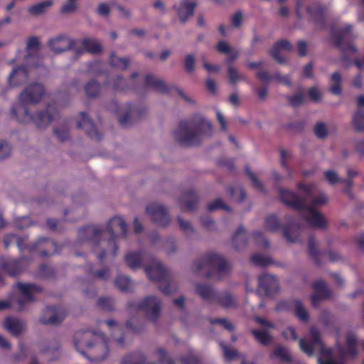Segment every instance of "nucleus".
Instances as JSON below:
<instances>
[{
    "mask_svg": "<svg viewBox=\"0 0 364 364\" xmlns=\"http://www.w3.org/2000/svg\"><path fill=\"white\" fill-rule=\"evenodd\" d=\"M310 337V342L301 339L299 347L308 355H312L315 352L321 353V357L318 359V364H343L345 360H353L358 355V338L352 332L346 335V348L339 346L337 353L324 347L316 328H311Z\"/></svg>",
    "mask_w": 364,
    "mask_h": 364,
    "instance_id": "nucleus-1",
    "label": "nucleus"
},
{
    "mask_svg": "<svg viewBox=\"0 0 364 364\" xmlns=\"http://www.w3.org/2000/svg\"><path fill=\"white\" fill-rule=\"evenodd\" d=\"M214 133L212 122L200 113L180 121L174 131V139L181 146L191 147L202 144Z\"/></svg>",
    "mask_w": 364,
    "mask_h": 364,
    "instance_id": "nucleus-2",
    "label": "nucleus"
},
{
    "mask_svg": "<svg viewBox=\"0 0 364 364\" xmlns=\"http://www.w3.org/2000/svg\"><path fill=\"white\" fill-rule=\"evenodd\" d=\"M107 230L112 237L110 240H101L102 230L99 228L91 226L79 230L78 238L80 241H85L87 237L90 246L92 247L96 255L102 259L105 252H111L114 257L117 255V247L115 239L118 235L126 236L127 225L123 218L115 216L111 218L107 223Z\"/></svg>",
    "mask_w": 364,
    "mask_h": 364,
    "instance_id": "nucleus-3",
    "label": "nucleus"
},
{
    "mask_svg": "<svg viewBox=\"0 0 364 364\" xmlns=\"http://www.w3.org/2000/svg\"><path fill=\"white\" fill-rule=\"evenodd\" d=\"M281 200L285 204L301 210L303 218L307 223L314 228H323L327 224L324 215L314 208L326 205L328 202V196L323 193H319L318 195L311 198V201L307 199L299 198L294 192L284 189L279 190Z\"/></svg>",
    "mask_w": 364,
    "mask_h": 364,
    "instance_id": "nucleus-4",
    "label": "nucleus"
},
{
    "mask_svg": "<svg viewBox=\"0 0 364 364\" xmlns=\"http://www.w3.org/2000/svg\"><path fill=\"white\" fill-rule=\"evenodd\" d=\"M11 114L17 121L32 124L38 130L47 129L59 116L57 108L51 104H48L33 113L29 112L28 106L14 105L11 108Z\"/></svg>",
    "mask_w": 364,
    "mask_h": 364,
    "instance_id": "nucleus-5",
    "label": "nucleus"
},
{
    "mask_svg": "<svg viewBox=\"0 0 364 364\" xmlns=\"http://www.w3.org/2000/svg\"><path fill=\"white\" fill-rule=\"evenodd\" d=\"M74 346L79 353L92 360H103L108 354L107 343L101 333L77 331L74 335Z\"/></svg>",
    "mask_w": 364,
    "mask_h": 364,
    "instance_id": "nucleus-6",
    "label": "nucleus"
},
{
    "mask_svg": "<svg viewBox=\"0 0 364 364\" xmlns=\"http://www.w3.org/2000/svg\"><path fill=\"white\" fill-rule=\"evenodd\" d=\"M197 269H202L203 267H208L213 272H215V279H220L227 274L230 269V264L220 255L211 253L208 255L201 261L195 263Z\"/></svg>",
    "mask_w": 364,
    "mask_h": 364,
    "instance_id": "nucleus-7",
    "label": "nucleus"
},
{
    "mask_svg": "<svg viewBox=\"0 0 364 364\" xmlns=\"http://www.w3.org/2000/svg\"><path fill=\"white\" fill-rule=\"evenodd\" d=\"M46 94L44 85L39 82L27 85L18 96L19 102L16 105H37Z\"/></svg>",
    "mask_w": 364,
    "mask_h": 364,
    "instance_id": "nucleus-8",
    "label": "nucleus"
},
{
    "mask_svg": "<svg viewBox=\"0 0 364 364\" xmlns=\"http://www.w3.org/2000/svg\"><path fill=\"white\" fill-rule=\"evenodd\" d=\"M48 46L51 50L55 53L73 50L76 56L83 53L78 40L70 38L65 35H60L48 41Z\"/></svg>",
    "mask_w": 364,
    "mask_h": 364,
    "instance_id": "nucleus-9",
    "label": "nucleus"
},
{
    "mask_svg": "<svg viewBox=\"0 0 364 364\" xmlns=\"http://www.w3.org/2000/svg\"><path fill=\"white\" fill-rule=\"evenodd\" d=\"M118 121L122 126H128L142 118L147 113L144 107H134L130 105H124L118 110Z\"/></svg>",
    "mask_w": 364,
    "mask_h": 364,
    "instance_id": "nucleus-10",
    "label": "nucleus"
},
{
    "mask_svg": "<svg viewBox=\"0 0 364 364\" xmlns=\"http://www.w3.org/2000/svg\"><path fill=\"white\" fill-rule=\"evenodd\" d=\"M351 26H347L343 30L332 28L331 30V38L333 40L335 46L342 51L349 50L353 53H356L355 47L350 42L351 38Z\"/></svg>",
    "mask_w": 364,
    "mask_h": 364,
    "instance_id": "nucleus-11",
    "label": "nucleus"
},
{
    "mask_svg": "<svg viewBox=\"0 0 364 364\" xmlns=\"http://www.w3.org/2000/svg\"><path fill=\"white\" fill-rule=\"evenodd\" d=\"M139 308L149 319L155 321L161 314L162 302L157 296L149 295L140 301Z\"/></svg>",
    "mask_w": 364,
    "mask_h": 364,
    "instance_id": "nucleus-12",
    "label": "nucleus"
},
{
    "mask_svg": "<svg viewBox=\"0 0 364 364\" xmlns=\"http://www.w3.org/2000/svg\"><path fill=\"white\" fill-rule=\"evenodd\" d=\"M146 212L154 223L160 226L166 225L170 220L169 215L165 207L159 203H151L146 208Z\"/></svg>",
    "mask_w": 364,
    "mask_h": 364,
    "instance_id": "nucleus-13",
    "label": "nucleus"
},
{
    "mask_svg": "<svg viewBox=\"0 0 364 364\" xmlns=\"http://www.w3.org/2000/svg\"><path fill=\"white\" fill-rule=\"evenodd\" d=\"M66 314L61 307H47L40 318V321L46 325H55L61 323Z\"/></svg>",
    "mask_w": 364,
    "mask_h": 364,
    "instance_id": "nucleus-14",
    "label": "nucleus"
},
{
    "mask_svg": "<svg viewBox=\"0 0 364 364\" xmlns=\"http://www.w3.org/2000/svg\"><path fill=\"white\" fill-rule=\"evenodd\" d=\"M80 114L81 119L77 124V127L83 129L90 139L97 141H100L102 139V134L87 114L85 112H82Z\"/></svg>",
    "mask_w": 364,
    "mask_h": 364,
    "instance_id": "nucleus-15",
    "label": "nucleus"
},
{
    "mask_svg": "<svg viewBox=\"0 0 364 364\" xmlns=\"http://www.w3.org/2000/svg\"><path fill=\"white\" fill-rule=\"evenodd\" d=\"M18 288L21 293V298L18 299V309H23L26 304L33 300V295L35 293L41 291V288L35 284H18Z\"/></svg>",
    "mask_w": 364,
    "mask_h": 364,
    "instance_id": "nucleus-16",
    "label": "nucleus"
},
{
    "mask_svg": "<svg viewBox=\"0 0 364 364\" xmlns=\"http://www.w3.org/2000/svg\"><path fill=\"white\" fill-rule=\"evenodd\" d=\"M29 72V68L26 65L16 66L9 76V83L13 87L25 83L28 79Z\"/></svg>",
    "mask_w": 364,
    "mask_h": 364,
    "instance_id": "nucleus-17",
    "label": "nucleus"
},
{
    "mask_svg": "<svg viewBox=\"0 0 364 364\" xmlns=\"http://www.w3.org/2000/svg\"><path fill=\"white\" fill-rule=\"evenodd\" d=\"M3 326L14 336H18L23 333L27 328L25 321L15 317H7L3 323Z\"/></svg>",
    "mask_w": 364,
    "mask_h": 364,
    "instance_id": "nucleus-18",
    "label": "nucleus"
},
{
    "mask_svg": "<svg viewBox=\"0 0 364 364\" xmlns=\"http://www.w3.org/2000/svg\"><path fill=\"white\" fill-rule=\"evenodd\" d=\"M279 289L277 278L271 274H264L259 277V290L266 294H272Z\"/></svg>",
    "mask_w": 364,
    "mask_h": 364,
    "instance_id": "nucleus-19",
    "label": "nucleus"
},
{
    "mask_svg": "<svg viewBox=\"0 0 364 364\" xmlns=\"http://www.w3.org/2000/svg\"><path fill=\"white\" fill-rule=\"evenodd\" d=\"M197 6L196 1L181 0L178 6H175L177 16L181 23H186L194 14V9Z\"/></svg>",
    "mask_w": 364,
    "mask_h": 364,
    "instance_id": "nucleus-20",
    "label": "nucleus"
},
{
    "mask_svg": "<svg viewBox=\"0 0 364 364\" xmlns=\"http://www.w3.org/2000/svg\"><path fill=\"white\" fill-rule=\"evenodd\" d=\"M292 49V45L287 40H281L277 41L270 50V55L279 64H284V58L280 55L279 52L282 50L289 51Z\"/></svg>",
    "mask_w": 364,
    "mask_h": 364,
    "instance_id": "nucleus-21",
    "label": "nucleus"
},
{
    "mask_svg": "<svg viewBox=\"0 0 364 364\" xmlns=\"http://www.w3.org/2000/svg\"><path fill=\"white\" fill-rule=\"evenodd\" d=\"M145 271L149 278L151 280L161 281L165 278L166 274L162 264L156 260H154L151 265L146 267Z\"/></svg>",
    "mask_w": 364,
    "mask_h": 364,
    "instance_id": "nucleus-22",
    "label": "nucleus"
},
{
    "mask_svg": "<svg viewBox=\"0 0 364 364\" xmlns=\"http://www.w3.org/2000/svg\"><path fill=\"white\" fill-rule=\"evenodd\" d=\"M80 46L83 49V53L87 52L92 54H100L102 51L100 43L95 38L86 37L79 41Z\"/></svg>",
    "mask_w": 364,
    "mask_h": 364,
    "instance_id": "nucleus-23",
    "label": "nucleus"
},
{
    "mask_svg": "<svg viewBox=\"0 0 364 364\" xmlns=\"http://www.w3.org/2000/svg\"><path fill=\"white\" fill-rule=\"evenodd\" d=\"M313 287L314 293L312 295L311 299L314 305L320 299H327L330 297L331 293L329 289L323 281H316L314 283Z\"/></svg>",
    "mask_w": 364,
    "mask_h": 364,
    "instance_id": "nucleus-24",
    "label": "nucleus"
},
{
    "mask_svg": "<svg viewBox=\"0 0 364 364\" xmlns=\"http://www.w3.org/2000/svg\"><path fill=\"white\" fill-rule=\"evenodd\" d=\"M329 91L336 95H340L342 93V76L339 72H334L329 80Z\"/></svg>",
    "mask_w": 364,
    "mask_h": 364,
    "instance_id": "nucleus-25",
    "label": "nucleus"
},
{
    "mask_svg": "<svg viewBox=\"0 0 364 364\" xmlns=\"http://www.w3.org/2000/svg\"><path fill=\"white\" fill-rule=\"evenodd\" d=\"M126 264L132 269H136L141 266L144 257L139 252H130L125 255Z\"/></svg>",
    "mask_w": 364,
    "mask_h": 364,
    "instance_id": "nucleus-26",
    "label": "nucleus"
},
{
    "mask_svg": "<svg viewBox=\"0 0 364 364\" xmlns=\"http://www.w3.org/2000/svg\"><path fill=\"white\" fill-rule=\"evenodd\" d=\"M53 4V0L43 1L28 7V12L34 16L42 15L46 12L47 9L50 7Z\"/></svg>",
    "mask_w": 364,
    "mask_h": 364,
    "instance_id": "nucleus-27",
    "label": "nucleus"
},
{
    "mask_svg": "<svg viewBox=\"0 0 364 364\" xmlns=\"http://www.w3.org/2000/svg\"><path fill=\"white\" fill-rule=\"evenodd\" d=\"M145 83L148 87L155 89L158 92H165L167 87L164 82L151 75H147L145 77Z\"/></svg>",
    "mask_w": 364,
    "mask_h": 364,
    "instance_id": "nucleus-28",
    "label": "nucleus"
},
{
    "mask_svg": "<svg viewBox=\"0 0 364 364\" xmlns=\"http://www.w3.org/2000/svg\"><path fill=\"white\" fill-rule=\"evenodd\" d=\"M352 126L356 132H364V112L356 109L352 117Z\"/></svg>",
    "mask_w": 364,
    "mask_h": 364,
    "instance_id": "nucleus-29",
    "label": "nucleus"
},
{
    "mask_svg": "<svg viewBox=\"0 0 364 364\" xmlns=\"http://www.w3.org/2000/svg\"><path fill=\"white\" fill-rule=\"evenodd\" d=\"M85 92L88 98H96L101 92V85L95 80L89 81L85 85Z\"/></svg>",
    "mask_w": 364,
    "mask_h": 364,
    "instance_id": "nucleus-30",
    "label": "nucleus"
},
{
    "mask_svg": "<svg viewBox=\"0 0 364 364\" xmlns=\"http://www.w3.org/2000/svg\"><path fill=\"white\" fill-rule=\"evenodd\" d=\"M53 133L60 141L64 142L70 139V127L66 123L58 125L53 128Z\"/></svg>",
    "mask_w": 364,
    "mask_h": 364,
    "instance_id": "nucleus-31",
    "label": "nucleus"
},
{
    "mask_svg": "<svg viewBox=\"0 0 364 364\" xmlns=\"http://www.w3.org/2000/svg\"><path fill=\"white\" fill-rule=\"evenodd\" d=\"M109 64L117 69L125 70L129 66V60L117 56L114 53L109 55Z\"/></svg>",
    "mask_w": 364,
    "mask_h": 364,
    "instance_id": "nucleus-32",
    "label": "nucleus"
},
{
    "mask_svg": "<svg viewBox=\"0 0 364 364\" xmlns=\"http://www.w3.org/2000/svg\"><path fill=\"white\" fill-rule=\"evenodd\" d=\"M180 203L182 208L192 210L197 203V198L193 193H188L181 196Z\"/></svg>",
    "mask_w": 364,
    "mask_h": 364,
    "instance_id": "nucleus-33",
    "label": "nucleus"
},
{
    "mask_svg": "<svg viewBox=\"0 0 364 364\" xmlns=\"http://www.w3.org/2000/svg\"><path fill=\"white\" fill-rule=\"evenodd\" d=\"M307 11L316 23L323 24V7L320 6L309 7Z\"/></svg>",
    "mask_w": 364,
    "mask_h": 364,
    "instance_id": "nucleus-34",
    "label": "nucleus"
},
{
    "mask_svg": "<svg viewBox=\"0 0 364 364\" xmlns=\"http://www.w3.org/2000/svg\"><path fill=\"white\" fill-rule=\"evenodd\" d=\"M114 286L121 291H127L132 288V283L129 277L120 274L114 280Z\"/></svg>",
    "mask_w": 364,
    "mask_h": 364,
    "instance_id": "nucleus-35",
    "label": "nucleus"
},
{
    "mask_svg": "<svg viewBox=\"0 0 364 364\" xmlns=\"http://www.w3.org/2000/svg\"><path fill=\"white\" fill-rule=\"evenodd\" d=\"M283 232L284 237L289 242H294L297 241L299 235V228L297 226L290 224L284 229Z\"/></svg>",
    "mask_w": 364,
    "mask_h": 364,
    "instance_id": "nucleus-36",
    "label": "nucleus"
},
{
    "mask_svg": "<svg viewBox=\"0 0 364 364\" xmlns=\"http://www.w3.org/2000/svg\"><path fill=\"white\" fill-rule=\"evenodd\" d=\"M314 132L316 137L321 140L326 139L329 134L327 125L323 122L316 123Z\"/></svg>",
    "mask_w": 364,
    "mask_h": 364,
    "instance_id": "nucleus-37",
    "label": "nucleus"
},
{
    "mask_svg": "<svg viewBox=\"0 0 364 364\" xmlns=\"http://www.w3.org/2000/svg\"><path fill=\"white\" fill-rule=\"evenodd\" d=\"M196 291L203 299L213 300L214 299L215 293L210 287L198 284Z\"/></svg>",
    "mask_w": 364,
    "mask_h": 364,
    "instance_id": "nucleus-38",
    "label": "nucleus"
},
{
    "mask_svg": "<svg viewBox=\"0 0 364 364\" xmlns=\"http://www.w3.org/2000/svg\"><path fill=\"white\" fill-rule=\"evenodd\" d=\"M252 334L255 338L262 345H268L272 341V336L269 334L267 329L257 331L253 330Z\"/></svg>",
    "mask_w": 364,
    "mask_h": 364,
    "instance_id": "nucleus-39",
    "label": "nucleus"
},
{
    "mask_svg": "<svg viewBox=\"0 0 364 364\" xmlns=\"http://www.w3.org/2000/svg\"><path fill=\"white\" fill-rule=\"evenodd\" d=\"M228 75L230 82L232 85H235L239 80H245V77L240 74L237 69L232 65H229L228 68Z\"/></svg>",
    "mask_w": 364,
    "mask_h": 364,
    "instance_id": "nucleus-40",
    "label": "nucleus"
},
{
    "mask_svg": "<svg viewBox=\"0 0 364 364\" xmlns=\"http://www.w3.org/2000/svg\"><path fill=\"white\" fill-rule=\"evenodd\" d=\"M98 307L102 310L111 311L114 308V301L110 297H101L97 300Z\"/></svg>",
    "mask_w": 364,
    "mask_h": 364,
    "instance_id": "nucleus-41",
    "label": "nucleus"
},
{
    "mask_svg": "<svg viewBox=\"0 0 364 364\" xmlns=\"http://www.w3.org/2000/svg\"><path fill=\"white\" fill-rule=\"evenodd\" d=\"M272 356L278 357L286 362L291 361V355L289 352L282 346H277L274 349Z\"/></svg>",
    "mask_w": 364,
    "mask_h": 364,
    "instance_id": "nucleus-42",
    "label": "nucleus"
},
{
    "mask_svg": "<svg viewBox=\"0 0 364 364\" xmlns=\"http://www.w3.org/2000/svg\"><path fill=\"white\" fill-rule=\"evenodd\" d=\"M12 148L10 144L2 139H0V159L11 156Z\"/></svg>",
    "mask_w": 364,
    "mask_h": 364,
    "instance_id": "nucleus-43",
    "label": "nucleus"
},
{
    "mask_svg": "<svg viewBox=\"0 0 364 364\" xmlns=\"http://www.w3.org/2000/svg\"><path fill=\"white\" fill-rule=\"evenodd\" d=\"M254 264L259 266H266L272 262L271 258L268 255L255 254L252 257Z\"/></svg>",
    "mask_w": 364,
    "mask_h": 364,
    "instance_id": "nucleus-44",
    "label": "nucleus"
},
{
    "mask_svg": "<svg viewBox=\"0 0 364 364\" xmlns=\"http://www.w3.org/2000/svg\"><path fill=\"white\" fill-rule=\"evenodd\" d=\"M113 87L114 90L118 91H127L129 90L126 80L119 75L114 79Z\"/></svg>",
    "mask_w": 364,
    "mask_h": 364,
    "instance_id": "nucleus-45",
    "label": "nucleus"
},
{
    "mask_svg": "<svg viewBox=\"0 0 364 364\" xmlns=\"http://www.w3.org/2000/svg\"><path fill=\"white\" fill-rule=\"evenodd\" d=\"M77 9V4L74 1L68 0V2L62 6L60 12L63 14L75 13Z\"/></svg>",
    "mask_w": 364,
    "mask_h": 364,
    "instance_id": "nucleus-46",
    "label": "nucleus"
},
{
    "mask_svg": "<svg viewBox=\"0 0 364 364\" xmlns=\"http://www.w3.org/2000/svg\"><path fill=\"white\" fill-rule=\"evenodd\" d=\"M195 57L192 54L187 55L184 58V68L186 72L192 73L195 70Z\"/></svg>",
    "mask_w": 364,
    "mask_h": 364,
    "instance_id": "nucleus-47",
    "label": "nucleus"
},
{
    "mask_svg": "<svg viewBox=\"0 0 364 364\" xmlns=\"http://www.w3.org/2000/svg\"><path fill=\"white\" fill-rule=\"evenodd\" d=\"M295 314L296 316L303 321H307L309 318L306 309L298 301L295 303Z\"/></svg>",
    "mask_w": 364,
    "mask_h": 364,
    "instance_id": "nucleus-48",
    "label": "nucleus"
},
{
    "mask_svg": "<svg viewBox=\"0 0 364 364\" xmlns=\"http://www.w3.org/2000/svg\"><path fill=\"white\" fill-rule=\"evenodd\" d=\"M265 228L269 231H275L279 228V222L274 215L267 217L264 223Z\"/></svg>",
    "mask_w": 364,
    "mask_h": 364,
    "instance_id": "nucleus-49",
    "label": "nucleus"
},
{
    "mask_svg": "<svg viewBox=\"0 0 364 364\" xmlns=\"http://www.w3.org/2000/svg\"><path fill=\"white\" fill-rule=\"evenodd\" d=\"M287 99L289 104L294 107L302 105L304 100V94L302 92H298L292 96H287Z\"/></svg>",
    "mask_w": 364,
    "mask_h": 364,
    "instance_id": "nucleus-50",
    "label": "nucleus"
},
{
    "mask_svg": "<svg viewBox=\"0 0 364 364\" xmlns=\"http://www.w3.org/2000/svg\"><path fill=\"white\" fill-rule=\"evenodd\" d=\"M219 302L225 308L232 307L235 305V303L234 298L229 294H226L220 297L219 299Z\"/></svg>",
    "mask_w": 364,
    "mask_h": 364,
    "instance_id": "nucleus-51",
    "label": "nucleus"
},
{
    "mask_svg": "<svg viewBox=\"0 0 364 364\" xmlns=\"http://www.w3.org/2000/svg\"><path fill=\"white\" fill-rule=\"evenodd\" d=\"M40 42L37 37L32 36L28 39L26 44V50H37L39 48Z\"/></svg>",
    "mask_w": 364,
    "mask_h": 364,
    "instance_id": "nucleus-52",
    "label": "nucleus"
},
{
    "mask_svg": "<svg viewBox=\"0 0 364 364\" xmlns=\"http://www.w3.org/2000/svg\"><path fill=\"white\" fill-rule=\"evenodd\" d=\"M208 208L210 210H215L217 209H224L225 210H230L228 206L224 204L220 199H216L215 201L209 203L208 205Z\"/></svg>",
    "mask_w": 364,
    "mask_h": 364,
    "instance_id": "nucleus-53",
    "label": "nucleus"
},
{
    "mask_svg": "<svg viewBox=\"0 0 364 364\" xmlns=\"http://www.w3.org/2000/svg\"><path fill=\"white\" fill-rule=\"evenodd\" d=\"M325 176L328 183L331 185H334L340 181V178L337 173L331 170L325 172Z\"/></svg>",
    "mask_w": 364,
    "mask_h": 364,
    "instance_id": "nucleus-54",
    "label": "nucleus"
},
{
    "mask_svg": "<svg viewBox=\"0 0 364 364\" xmlns=\"http://www.w3.org/2000/svg\"><path fill=\"white\" fill-rule=\"evenodd\" d=\"M217 49L219 53L223 54H228L233 50L231 46L224 41H220L217 44Z\"/></svg>",
    "mask_w": 364,
    "mask_h": 364,
    "instance_id": "nucleus-55",
    "label": "nucleus"
},
{
    "mask_svg": "<svg viewBox=\"0 0 364 364\" xmlns=\"http://www.w3.org/2000/svg\"><path fill=\"white\" fill-rule=\"evenodd\" d=\"M273 80H277L279 83L284 84L288 86H291V82L288 75H282L279 73H275L272 75Z\"/></svg>",
    "mask_w": 364,
    "mask_h": 364,
    "instance_id": "nucleus-56",
    "label": "nucleus"
},
{
    "mask_svg": "<svg viewBox=\"0 0 364 364\" xmlns=\"http://www.w3.org/2000/svg\"><path fill=\"white\" fill-rule=\"evenodd\" d=\"M282 336L286 340L296 341L297 339L295 330L292 327H288L287 329H285L282 332Z\"/></svg>",
    "mask_w": 364,
    "mask_h": 364,
    "instance_id": "nucleus-57",
    "label": "nucleus"
},
{
    "mask_svg": "<svg viewBox=\"0 0 364 364\" xmlns=\"http://www.w3.org/2000/svg\"><path fill=\"white\" fill-rule=\"evenodd\" d=\"M160 289L164 294H171L177 291L178 286L173 282H168L166 287H161Z\"/></svg>",
    "mask_w": 364,
    "mask_h": 364,
    "instance_id": "nucleus-58",
    "label": "nucleus"
},
{
    "mask_svg": "<svg viewBox=\"0 0 364 364\" xmlns=\"http://www.w3.org/2000/svg\"><path fill=\"white\" fill-rule=\"evenodd\" d=\"M256 95L260 101L266 100L268 95V88L267 86H263L255 90Z\"/></svg>",
    "mask_w": 364,
    "mask_h": 364,
    "instance_id": "nucleus-59",
    "label": "nucleus"
},
{
    "mask_svg": "<svg viewBox=\"0 0 364 364\" xmlns=\"http://www.w3.org/2000/svg\"><path fill=\"white\" fill-rule=\"evenodd\" d=\"M231 22L233 26L238 28L242 25V14L240 11L235 13L231 17Z\"/></svg>",
    "mask_w": 364,
    "mask_h": 364,
    "instance_id": "nucleus-60",
    "label": "nucleus"
},
{
    "mask_svg": "<svg viewBox=\"0 0 364 364\" xmlns=\"http://www.w3.org/2000/svg\"><path fill=\"white\" fill-rule=\"evenodd\" d=\"M246 173L249 178L252 180V186L258 190H262V183L257 180L255 175L251 172L249 168H246Z\"/></svg>",
    "mask_w": 364,
    "mask_h": 364,
    "instance_id": "nucleus-61",
    "label": "nucleus"
},
{
    "mask_svg": "<svg viewBox=\"0 0 364 364\" xmlns=\"http://www.w3.org/2000/svg\"><path fill=\"white\" fill-rule=\"evenodd\" d=\"M309 96L314 102H319L321 98L319 90L315 87H311L309 90Z\"/></svg>",
    "mask_w": 364,
    "mask_h": 364,
    "instance_id": "nucleus-62",
    "label": "nucleus"
},
{
    "mask_svg": "<svg viewBox=\"0 0 364 364\" xmlns=\"http://www.w3.org/2000/svg\"><path fill=\"white\" fill-rule=\"evenodd\" d=\"M45 242H46V247L48 250V252H42L43 255H44V256L50 255L52 253H54L56 252V250H55L56 245L54 242H53L52 240H45Z\"/></svg>",
    "mask_w": 364,
    "mask_h": 364,
    "instance_id": "nucleus-63",
    "label": "nucleus"
},
{
    "mask_svg": "<svg viewBox=\"0 0 364 364\" xmlns=\"http://www.w3.org/2000/svg\"><path fill=\"white\" fill-rule=\"evenodd\" d=\"M256 76L261 80L267 82L273 80L272 75H270L268 72L264 70H259L256 73Z\"/></svg>",
    "mask_w": 364,
    "mask_h": 364,
    "instance_id": "nucleus-64",
    "label": "nucleus"
}]
</instances>
